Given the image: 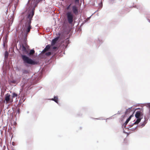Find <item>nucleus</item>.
Listing matches in <instances>:
<instances>
[{"mask_svg":"<svg viewBox=\"0 0 150 150\" xmlns=\"http://www.w3.org/2000/svg\"><path fill=\"white\" fill-rule=\"evenodd\" d=\"M40 0H33V5L27 6L25 11L22 12L20 16V24L24 23L31 25L33 18L34 15L35 7Z\"/></svg>","mask_w":150,"mask_h":150,"instance_id":"obj_1","label":"nucleus"},{"mask_svg":"<svg viewBox=\"0 0 150 150\" xmlns=\"http://www.w3.org/2000/svg\"><path fill=\"white\" fill-rule=\"evenodd\" d=\"M19 25L21 26V30L24 32V33H22L21 34L22 35V37L21 38V41L19 42V45L20 46V50L22 51V54H21L20 56L23 60V64H24L25 61V59L23 57V55H27L28 52V50H27L25 48V46H27V36L29 33L30 29L32 28V27L31 25H28L24 23L22 24H20L19 22Z\"/></svg>","mask_w":150,"mask_h":150,"instance_id":"obj_2","label":"nucleus"},{"mask_svg":"<svg viewBox=\"0 0 150 150\" xmlns=\"http://www.w3.org/2000/svg\"><path fill=\"white\" fill-rule=\"evenodd\" d=\"M35 52L34 49L33 48L30 50V51L28 50L27 55H23V57L25 59L24 65L25 67H28L31 65L37 64L39 63V61L31 58L32 54L35 53Z\"/></svg>","mask_w":150,"mask_h":150,"instance_id":"obj_3","label":"nucleus"},{"mask_svg":"<svg viewBox=\"0 0 150 150\" xmlns=\"http://www.w3.org/2000/svg\"><path fill=\"white\" fill-rule=\"evenodd\" d=\"M36 83L35 80L32 79L23 77L21 81V85L23 87H25L26 91L30 90L33 87V86Z\"/></svg>","mask_w":150,"mask_h":150,"instance_id":"obj_4","label":"nucleus"},{"mask_svg":"<svg viewBox=\"0 0 150 150\" xmlns=\"http://www.w3.org/2000/svg\"><path fill=\"white\" fill-rule=\"evenodd\" d=\"M67 19L68 23L71 24L73 21L74 15L71 10L68 11L66 13Z\"/></svg>","mask_w":150,"mask_h":150,"instance_id":"obj_5","label":"nucleus"},{"mask_svg":"<svg viewBox=\"0 0 150 150\" xmlns=\"http://www.w3.org/2000/svg\"><path fill=\"white\" fill-rule=\"evenodd\" d=\"M69 36L63 42L64 44H62V49L63 50H65L67 48L68 45L70 43V42L69 40Z\"/></svg>","mask_w":150,"mask_h":150,"instance_id":"obj_6","label":"nucleus"},{"mask_svg":"<svg viewBox=\"0 0 150 150\" xmlns=\"http://www.w3.org/2000/svg\"><path fill=\"white\" fill-rule=\"evenodd\" d=\"M8 34H6L3 38V43L2 44L3 48H5L8 47Z\"/></svg>","mask_w":150,"mask_h":150,"instance_id":"obj_7","label":"nucleus"},{"mask_svg":"<svg viewBox=\"0 0 150 150\" xmlns=\"http://www.w3.org/2000/svg\"><path fill=\"white\" fill-rule=\"evenodd\" d=\"M13 13L12 14L13 15ZM11 17L10 18V19H8V20L7 22V26L8 27V28H9L12 25L14 19V17L12 15H11L10 16Z\"/></svg>","mask_w":150,"mask_h":150,"instance_id":"obj_8","label":"nucleus"},{"mask_svg":"<svg viewBox=\"0 0 150 150\" xmlns=\"http://www.w3.org/2000/svg\"><path fill=\"white\" fill-rule=\"evenodd\" d=\"M135 112V111L133 112V113L132 115H130L129 117L127 119L125 122L123 123V125H122V127H123V125L124 126L125 128H128V127H126V125H127L129 122L130 120L132 117L134 116V114Z\"/></svg>","mask_w":150,"mask_h":150,"instance_id":"obj_9","label":"nucleus"},{"mask_svg":"<svg viewBox=\"0 0 150 150\" xmlns=\"http://www.w3.org/2000/svg\"><path fill=\"white\" fill-rule=\"evenodd\" d=\"M103 42L102 40L99 38L96 39L94 40V44L97 48Z\"/></svg>","mask_w":150,"mask_h":150,"instance_id":"obj_10","label":"nucleus"},{"mask_svg":"<svg viewBox=\"0 0 150 150\" xmlns=\"http://www.w3.org/2000/svg\"><path fill=\"white\" fill-rule=\"evenodd\" d=\"M72 11L73 13L77 15L79 13V11L77 6L75 4H74L71 6Z\"/></svg>","mask_w":150,"mask_h":150,"instance_id":"obj_11","label":"nucleus"},{"mask_svg":"<svg viewBox=\"0 0 150 150\" xmlns=\"http://www.w3.org/2000/svg\"><path fill=\"white\" fill-rule=\"evenodd\" d=\"M143 112L140 111H137L135 113V117L136 118H140V117L142 116L143 118Z\"/></svg>","mask_w":150,"mask_h":150,"instance_id":"obj_12","label":"nucleus"},{"mask_svg":"<svg viewBox=\"0 0 150 150\" xmlns=\"http://www.w3.org/2000/svg\"><path fill=\"white\" fill-rule=\"evenodd\" d=\"M60 38L59 36H57L54 38L52 40L51 42V45H55L58 42V40Z\"/></svg>","mask_w":150,"mask_h":150,"instance_id":"obj_13","label":"nucleus"},{"mask_svg":"<svg viewBox=\"0 0 150 150\" xmlns=\"http://www.w3.org/2000/svg\"><path fill=\"white\" fill-rule=\"evenodd\" d=\"M62 1H64V0H61ZM72 2L69 4L66 7V8L67 9H69V10H70V8L71 7V5L74 3L76 4H78L79 3V0H72Z\"/></svg>","mask_w":150,"mask_h":150,"instance_id":"obj_14","label":"nucleus"},{"mask_svg":"<svg viewBox=\"0 0 150 150\" xmlns=\"http://www.w3.org/2000/svg\"><path fill=\"white\" fill-rule=\"evenodd\" d=\"M144 120L143 122H141L137 126L138 127L140 128H142L144 127L147 123V121L146 120V117L145 116L144 117Z\"/></svg>","mask_w":150,"mask_h":150,"instance_id":"obj_15","label":"nucleus"},{"mask_svg":"<svg viewBox=\"0 0 150 150\" xmlns=\"http://www.w3.org/2000/svg\"><path fill=\"white\" fill-rule=\"evenodd\" d=\"M5 100L6 102H8L10 100L11 102V96L9 93H7L5 95Z\"/></svg>","mask_w":150,"mask_h":150,"instance_id":"obj_16","label":"nucleus"},{"mask_svg":"<svg viewBox=\"0 0 150 150\" xmlns=\"http://www.w3.org/2000/svg\"><path fill=\"white\" fill-rule=\"evenodd\" d=\"M22 72L23 76H27L28 75H29V71L28 70H26L25 69H22Z\"/></svg>","mask_w":150,"mask_h":150,"instance_id":"obj_17","label":"nucleus"},{"mask_svg":"<svg viewBox=\"0 0 150 150\" xmlns=\"http://www.w3.org/2000/svg\"><path fill=\"white\" fill-rule=\"evenodd\" d=\"M4 49L5 50L4 53V58L5 59H6L8 58L9 54V53L7 51V47Z\"/></svg>","mask_w":150,"mask_h":150,"instance_id":"obj_18","label":"nucleus"},{"mask_svg":"<svg viewBox=\"0 0 150 150\" xmlns=\"http://www.w3.org/2000/svg\"><path fill=\"white\" fill-rule=\"evenodd\" d=\"M51 100L53 101L57 104H59L58 98L57 96H54L53 98L51 99Z\"/></svg>","mask_w":150,"mask_h":150,"instance_id":"obj_19","label":"nucleus"},{"mask_svg":"<svg viewBox=\"0 0 150 150\" xmlns=\"http://www.w3.org/2000/svg\"><path fill=\"white\" fill-rule=\"evenodd\" d=\"M17 94L16 93L14 92H13L12 93V95L11 96V102H12L13 101V99L17 97Z\"/></svg>","mask_w":150,"mask_h":150,"instance_id":"obj_20","label":"nucleus"},{"mask_svg":"<svg viewBox=\"0 0 150 150\" xmlns=\"http://www.w3.org/2000/svg\"><path fill=\"white\" fill-rule=\"evenodd\" d=\"M136 120L135 121V123L136 124H138L141 121V120L142 119V117H140V118H136Z\"/></svg>","mask_w":150,"mask_h":150,"instance_id":"obj_21","label":"nucleus"},{"mask_svg":"<svg viewBox=\"0 0 150 150\" xmlns=\"http://www.w3.org/2000/svg\"><path fill=\"white\" fill-rule=\"evenodd\" d=\"M144 104L149 108V110H150V103H144Z\"/></svg>","mask_w":150,"mask_h":150,"instance_id":"obj_22","label":"nucleus"},{"mask_svg":"<svg viewBox=\"0 0 150 150\" xmlns=\"http://www.w3.org/2000/svg\"><path fill=\"white\" fill-rule=\"evenodd\" d=\"M134 4V3H133V6H131L130 7V8H131L132 7H133L134 8H136L139 9V10L140 11V12H141V10H140V8L139 7H137L136 5L133 6Z\"/></svg>","mask_w":150,"mask_h":150,"instance_id":"obj_23","label":"nucleus"},{"mask_svg":"<svg viewBox=\"0 0 150 150\" xmlns=\"http://www.w3.org/2000/svg\"><path fill=\"white\" fill-rule=\"evenodd\" d=\"M137 109H139V111H143V107H142V108H135L134 109V110H133V112H134L135 111V110H137Z\"/></svg>","mask_w":150,"mask_h":150,"instance_id":"obj_24","label":"nucleus"},{"mask_svg":"<svg viewBox=\"0 0 150 150\" xmlns=\"http://www.w3.org/2000/svg\"><path fill=\"white\" fill-rule=\"evenodd\" d=\"M132 106L131 107L129 108H128L127 109L125 112V114H127V111L129 110H130L131 111V110H132L131 109H132Z\"/></svg>","mask_w":150,"mask_h":150,"instance_id":"obj_25","label":"nucleus"},{"mask_svg":"<svg viewBox=\"0 0 150 150\" xmlns=\"http://www.w3.org/2000/svg\"><path fill=\"white\" fill-rule=\"evenodd\" d=\"M9 81V82H10L11 83H17V81L16 80H13V79L10 80V81Z\"/></svg>","mask_w":150,"mask_h":150,"instance_id":"obj_26","label":"nucleus"},{"mask_svg":"<svg viewBox=\"0 0 150 150\" xmlns=\"http://www.w3.org/2000/svg\"><path fill=\"white\" fill-rule=\"evenodd\" d=\"M11 1L12 2H14V6L15 7V4H18L19 0H11Z\"/></svg>","mask_w":150,"mask_h":150,"instance_id":"obj_27","label":"nucleus"},{"mask_svg":"<svg viewBox=\"0 0 150 150\" xmlns=\"http://www.w3.org/2000/svg\"><path fill=\"white\" fill-rule=\"evenodd\" d=\"M51 54V52H48L45 53V54H43V56H42V57H44L45 55L49 56Z\"/></svg>","mask_w":150,"mask_h":150,"instance_id":"obj_28","label":"nucleus"},{"mask_svg":"<svg viewBox=\"0 0 150 150\" xmlns=\"http://www.w3.org/2000/svg\"><path fill=\"white\" fill-rule=\"evenodd\" d=\"M137 126L136 127L134 128H133L131 129H129L128 128H127L128 129L130 130H131L132 131H134L137 128Z\"/></svg>","mask_w":150,"mask_h":150,"instance_id":"obj_29","label":"nucleus"},{"mask_svg":"<svg viewBox=\"0 0 150 150\" xmlns=\"http://www.w3.org/2000/svg\"><path fill=\"white\" fill-rule=\"evenodd\" d=\"M50 47V45H46L45 47V49H46V50H47L49 49Z\"/></svg>","mask_w":150,"mask_h":150,"instance_id":"obj_30","label":"nucleus"},{"mask_svg":"<svg viewBox=\"0 0 150 150\" xmlns=\"http://www.w3.org/2000/svg\"><path fill=\"white\" fill-rule=\"evenodd\" d=\"M47 50L46 49H45V48L40 53V54H41V55L44 54V52Z\"/></svg>","mask_w":150,"mask_h":150,"instance_id":"obj_31","label":"nucleus"},{"mask_svg":"<svg viewBox=\"0 0 150 150\" xmlns=\"http://www.w3.org/2000/svg\"><path fill=\"white\" fill-rule=\"evenodd\" d=\"M115 0H110L109 1V3L110 4H112L114 2Z\"/></svg>","mask_w":150,"mask_h":150,"instance_id":"obj_32","label":"nucleus"},{"mask_svg":"<svg viewBox=\"0 0 150 150\" xmlns=\"http://www.w3.org/2000/svg\"><path fill=\"white\" fill-rule=\"evenodd\" d=\"M87 110V108L86 107H83L82 108L81 110L82 111H86Z\"/></svg>","mask_w":150,"mask_h":150,"instance_id":"obj_33","label":"nucleus"},{"mask_svg":"<svg viewBox=\"0 0 150 150\" xmlns=\"http://www.w3.org/2000/svg\"><path fill=\"white\" fill-rule=\"evenodd\" d=\"M127 114H125L124 115H122V116L121 117L122 118L124 119L125 118V117L127 116Z\"/></svg>","mask_w":150,"mask_h":150,"instance_id":"obj_34","label":"nucleus"},{"mask_svg":"<svg viewBox=\"0 0 150 150\" xmlns=\"http://www.w3.org/2000/svg\"><path fill=\"white\" fill-rule=\"evenodd\" d=\"M63 51H61L60 52H59V56H62L63 55L62 54V53L63 52Z\"/></svg>","mask_w":150,"mask_h":150,"instance_id":"obj_35","label":"nucleus"},{"mask_svg":"<svg viewBox=\"0 0 150 150\" xmlns=\"http://www.w3.org/2000/svg\"><path fill=\"white\" fill-rule=\"evenodd\" d=\"M20 110L19 108H18V109L17 110L16 113H18V114H19L20 113Z\"/></svg>","mask_w":150,"mask_h":150,"instance_id":"obj_36","label":"nucleus"},{"mask_svg":"<svg viewBox=\"0 0 150 150\" xmlns=\"http://www.w3.org/2000/svg\"><path fill=\"white\" fill-rule=\"evenodd\" d=\"M135 124H136V123H135V122H134V123L131 124V125H129V127H132L133 126V125H134Z\"/></svg>","mask_w":150,"mask_h":150,"instance_id":"obj_37","label":"nucleus"},{"mask_svg":"<svg viewBox=\"0 0 150 150\" xmlns=\"http://www.w3.org/2000/svg\"><path fill=\"white\" fill-rule=\"evenodd\" d=\"M40 54H39L38 55V54L37 53H36L35 54H34V56H38Z\"/></svg>","mask_w":150,"mask_h":150,"instance_id":"obj_38","label":"nucleus"},{"mask_svg":"<svg viewBox=\"0 0 150 150\" xmlns=\"http://www.w3.org/2000/svg\"><path fill=\"white\" fill-rule=\"evenodd\" d=\"M77 115L78 116H82V114L81 113L78 114Z\"/></svg>","mask_w":150,"mask_h":150,"instance_id":"obj_39","label":"nucleus"},{"mask_svg":"<svg viewBox=\"0 0 150 150\" xmlns=\"http://www.w3.org/2000/svg\"><path fill=\"white\" fill-rule=\"evenodd\" d=\"M147 117H148V119H147V120L149 119V118L150 117V114H149H149L148 115Z\"/></svg>","mask_w":150,"mask_h":150,"instance_id":"obj_40","label":"nucleus"},{"mask_svg":"<svg viewBox=\"0 0 150 150\" xmlns=\"http://www.w3.org/2000/svg\"><path fill=\"white\" fill-rule=\"evenodd\" d=\"M57 48V47H56L54 46L52 47L53 49L55 50Z\"/></svg>","mask_w":150,"mask_h":150,"instance_id":"obj_41","label":"nucleus"},{"mask_svg":"<svg viewBox=\"0 0 150 150\" xmlns=\"http://www.w3.org/2000/svg\"><path fill=\"white\" fill-rule=\"evenodd\" d=\"M29 46L28 45V44H27V46L26 47L25 46V48H26V49H28V48H29Z\"/></svg>","mask_w":150,"mask_h":150,"instance_id":"obj_42","label":"nucleus"},{"mask_svg":"<svg viewBox=\"0 0 150 150\" xmlns=\"http://www.w3.org/2000/svg\"><path fill=\"white\" fill-rule=\"evenodd\" d=\"M131 111L130 110H128L127 111V114L131 112Z\"/></svg>","mask_w":150,"mask_h":150,"instance_id":"obj_43","label":"nucleus"},{"mask_svg":"<svg viewBox=\"0 0 150 150\" xmlns=\"http://www.w3.org/2000/svg\"><path fill=\"white\" fill-rule=\"evenodd\" d=\"M97 120H103V119H102L101 118H97L96 119Z\"/></svg>","mask_w":150,"mask_h":150,"instance_id":"obj_44","label":"nucleus"},{"mask_svg":"<svg viewBox=\"0 0 150 150\" xmlns=\"http://www.w3.org/2000/svg\"><path fill=\"white\" fill-rule=\"evenodd\" d=\"M112 116H111V117H109V118H107V119H106V120H107V119H112Z\"/></svg>","mask_w":150,"mask_h":150,"instance_id":"obj_45","label":"nucleus"},{"mask_svg":"<svg viewBox=\"0 0 150 150\" xmlns=\"http://www.w3.org/2000/svg\"><path fill=\"white\" fill-rule=\"evenodd\" d=\"M123 132L124 133H126L127 132H126L124 130H123Z\"/></svg>","mask_w":150,"mask_h":150,"instance_id":"obj_46","label":"nucleus"},{"mask_svg":"<svg viewBox=\"0 0 150 150\" xmlns=\"http://www.w3.org/2000/svg\"><path fill=\"white\" fill-rule=\"evenodd\" d=\"M126 133L127 134V136L128 135H129V133L127 132Z\"/></svg>","mask_w":150,"mask_h":150,"instance_id":"obj_47","label":"nucleus"},{"mask_svg":"<svg viewBox=\"0 0 150 150\" xmlns=\"http://www.w3.org/2000/svg\"><path fill=\"white\" fill-rule=\"evenodd\" d=\"M124 119H122V118H121V121L122 122L124 120Z\"/></svg>","mask_w":150,"mask_h":150,"instance_id":"obj_48","label":"nucleus"},{"mask_svg":"<svg viewBox=\"0 0 150 150\" xmlns=\"http://www.w3.org/2000/svg\"><path fill=\"white\" fill-rule=\"evenodd\" d=\"M117 114H120V112H119V111H118Z\"/></svg>","mask_w":150,"mask_h":150,"instance_id":"obj_49","label":"nucleus"},{"mask_svg":"<svg viewBox=\"0 0 150 150\" xmlns=\"http://www.w3.org/2000/svg\"><path fill=\"white\" fill-rule=\"evenodd\" d=\"M14 142H12V145H13V146H14V144H13V143H14Z\"/></svg>","mask_w":150,"mask_h":150,"instance_id":"obj_50","label":"nucleus"},{"mask_svg":"<svg viewBox=\"0 0 150 150\" xmlns=\"http://www.w3.org/2000/svg\"><path fill=\"white\" fill-rule=\"evenodd\" d=\"M147 20L149 21V22L150 23V20L149 19H148Z\"/></svg>","mask_w":150,"mask_h":150,"instance_id":"obj_51","label":"nucleus"},{"mask_svg":"<svg viewBox=\"0 0 150 150\" xmlns=\"http://www.w3.org/2000/svg\"><path fill=\"white\" fill-rule=\"evenodd\" d=\"M60 33H59L58 34H57V35H60Z\"/></svg>","mask_w":150,"mask_h":150,"instance_id":"obj_52","label":"nucleus"},{"mask_svg":"<svg viewBox=\"0 0 150 150\" xmlns=\"http://www.w3.org/2000/svg\"><path fill=\"white\" fill-rule=\"evenodd\" d=\"M84 24L83 22L82 24H81V25H82L83 24Z\"/></svg>","mask_w":150,"mask_h":150,"instance_id":"obj_53","label":"nucleus"},{"mask_svg":"<svg viewBox=\"0 0 150 150\" xmlns=\"http://www.w3.org/2000/svg\"><path fill=\"white\" fill-rule=\"evenodd\" d=\"M27 113H28H28H29V111H27Z\"/></svg>","mask_w":150,"mask_h":150,"instance_id":"obj_54","label":"nucleus"},{"mask_svg":"<svg viewBox=\"0 0 150 150\" xmlns=\"http://www.w3.org/2000/svg\"><path fill=\"white\" fill-rule=\"evenodd\" d=\"M149 113L150 114V110H149Z\"/></svg>","mask_w":150,"mask_h":150,"instance_id":"obj_55","label":"nucleus"},{"mask_svg":"<svg viewBox=\"0 0 150 150\" xmlns=\"http://www.w3.org/2000/svg\"><path fill=\"white\" fill-rule=\"evenodd\" d=\"M20 100L19 101V103H21V102H20Z\"/></svg>","mask_w":150,"mask_h":150,"instance_id":"obj_56","label":"nucleus"},{"mask_svg":"<svg viewBox=\"0 0 150 150\" xmlns=\"http://www.w3.org/2000/svg\"><path fill=\"white\" fill-rule=\"evenodd\" d=\"M63 54H65V52H64V51L63 52Z\"/></svg>","mask_w":150,"mask_h":150,"instance_id":"obj_57","label":"nucleus"},{"mask_svg":"<svg viewBox=\"0 0 150 150\" xmlns=\"http://www.w3.org/2000/svg\"><path fill=\"white\" fill-rule=\"evenodd\" d=\"M84 21L85 22H86V20H85Z\"/></svg>","mask_w":150,"mask_h":150,"instance_id":"obj_58","label":"nucleus"},{"mask_svg":"<svg viewBox=\"0 0 150 150\" xmlns=\"http://www.w3.org/2000/svg\"><path fill=\"white\" fill-rule=\"evenodd\" d=\"M29 3V1H28V3L26 4V5H27L28 3Z\"/></svg>","mask_w":150,"mask_h":150,"instance_id":"obj_59","label":"nucleus"},{"mask_svg":"<svg viewBox=\"0 0 150 150\" xmlns=\"http://www.w3.org/2000/svg\"><path fill=\"white\" fill-rule=\"evenodd\" d=\"M4 147H5V148L6 147H5V146H4Z\"/></svg>","mask_w":150,"mask_h":150,"instance_id":"obj_60","label":"nucleus"},{"mask_svg":"<svg viewBox=\"0 0 150 150\" xmlns=\"http://www.w3.org/2000/svg\"><path fill=\"white\" fill-rule=\"evenodd\" d=\"M43 0H40V1H43Z\"/></svg>","mask_w":150,"mask_h":150,"instance_id":"obj_61","label":"nucleus"},{"mask_svg":"<svg viewBox=\"0 0 150 150\" xmlns=\"http://www.w3.org/2000/svg\"><path fill=\"white\" fill-rule=\"evenodd\" d=\"M16 47V48H17V49L18 50V48H17V47Z\"/></svg>","mask_w":150,"mask_h":150,"instance_id":"obj_62","label":"nucleus"},{"mask_svg":"<svg viewBox=\"0 0 150 150\" xmlns=\"http://www.w3.org/2000/svg\"><path fill=\"white\" fill-rule=\"evenodd\" d=\"M25 100V99H24V100H23V101H24Z\"/></svg>","mask_w":150,"mask_h":150,"instance_id":"obj_63","label":"nucleus"},{"mask_svg":"<svg viewBox=\"0 0 150 150\" xmlns=\"http://www.w3.org/2000/svg\"><path fill=\"white\" fill-rule=\"evenodd\" d=\"M80 128L81 129V127H80Z\"/></svg>","mask_w":150,"mask_h":150,"instance_id":"obj_64","label":"nucleus"}]
</instances>
